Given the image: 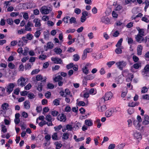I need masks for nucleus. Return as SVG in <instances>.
Returning a JSON list of instances; mask_svg holds the SVG:
<instances>
[{"mask_svg": "<svg viewBox=\"0 0 149 149\" xmlns=\"http://www.w3.org/2000/svg\"><path fill=\"white\" fill-rule=\"evenodd\" d=\"M136 41L139 43H141L142 41H143L145 42H146L147 41V39L146 38L143 39V36L139 35H137L136 37Z\"/></svg>", "mask_w": 149, "mask_h": 149, "instance_id": "7", "label": "nucleus"}, {"mask_svg": "<svg viewBox=\"0 0 149 149\" xmlns=\"http://www.w3.org/2000/svg\"><path fill=\"white\" fill-rule=\"evenodd\" d=\"M134 110L133 108H129L127 110V112L129 114H131L134 113Z\"/></svg>", "mask_w": 149, "mask_h": 149, "instance_id": "46", "label": "nucleus"}, {"mask_svg": "<svg viewBox=\"0 0 149 149\" xmlns=\"http://www.w3.org/2000/svg\"><path fill=\"white\" fill-rule=\"evenodd\" d=\"M60 100L61 99L59 98L54 100L53 102V103L54 105L56 106L59 105L60 104Z\"/></svg>", "mask_w": 149, "mask_h": 149, "instance_id": "25", "label": "nucleus"}, {"mask_svg": "<svg viewBox=\"0 0 149 149\" xmlns=\"http://www.w3.org/2000/svg\"><path fill=\"white\" fill-rule=\"evenodd\" d=\"M148 88L146 86L143 87L141 89V92L142 93H144L148 91Z\"/></svg>", "mask_w": 149, "mask_h": 149, "instance_id": "50", "label": "nucleus"}, {"mask_svg": "<svg viewBox=\"0 0 149 149\" xmlns=\"http://www.w3.org/2000/svg\"><path fill=\"white\" fill-rule=\"evenodd\" d=\"M115 147V145L114 144H110L108 147V149H113Z\"/></svg>", "mask_w": 149, "mask_h": 149, "instance_id": "64", "label": "nucleus"}, {"mask_svg": "<svg viewBox=\"0 0 149 149\" xmlns=\"http://www.w3.org/2000/svg\"><path fill=\"white\" fill-rule=\"evenodd\" d=\"M139 104V102L130 101V102L128 103V106L129 107H134L136 106H138Z\"/></svg>", "mask_w": 149, "mask_h": 149, "instance_id": "18", "label": "nucleus"}, {"mask_svg": "<svg viewBox=\"0 0 149 149\" xmlns=\"http://www.w3.org/2000/svg\"><path fill=\"white\" fill-rule=\"evenodd\" d=\"M9 107L8 104L6 103H4L1 105V108L2 109V110H1L0 111V114H1L3 112V111H6L7 110V108Z\"/></svg>", "mask_w": 149, "mask_h": 149, "instance_id": "13", "label": "nucleus"}, {"mask_svg": "<svg viewBox=\"0 0 149 149\" xmlns=\"http://www.w3.org/2000/svg\"><path fill=\"white\" fill-rule=\"evenodd\" d=\"M77 105L79 106H87L88 105V102H87V103L86 104L84 101H79L77 100Z\"/></svg>", "mask_w": 149, "mask_h": 149, "instance_id": "19", "label": "nucleus"}, {"mask_svg": "<svg viewBox=\"0 0 149 149\" xmlns=\"http://www.w3.org/2000/svg\"><path fill=\"white\" fill-rule=\"evenodd\" d=\"M57 119L60 121L65 122L66 120V118L65 115L63 113H61L58 115Z\"/></svg>", "mask_w": 149, "mask_h": 149, "instance_id": "10", "label": "nucleus"}, {"mask_svg": "<svg viewBox=\"0 0 149 149\" xmlns=\"http://www.w3.org/2000/svg\"><path fill=\"white\" fill-rule=\"evenodd\" d=\"M115 63V61H112L108 62L107 63V65L108 66L109 68H110Z\"/></svg>", "mask_w": 149, "mask_h": 149, "instance_id": "40", "label": "nucleus"}, {"mask_svg": "<svg viewBox=\"0 0 149 149\" xmlns=\"http://www.w3.org/2000/svg\"><path fill=\"white\" fill-rule=\"evenodd\" d=\"M40 70L39 69H36L33 70L31 72V74L33 75L37 74L39 72Z\"/></svg>", "mask_w": 149, "mask_h": 149, "instance_id": "31", "label": "nucleus"}, {"mask_svg": "<svg viewBox=\"0 0 149 149\" xmlns=\"http://www.w3.org/2000/svg\"><path fill=\"white\" fill-rule=\"evenodd\" d=\"M33 24L31 22H29L25 26V30L27 31H31L32 30L31 28V27H33Z\"/></svg>", "mask_w": 149, "mask_h": 149, "instance_id": "11", "label": "nucleus"}, {"mask_svg": "<svg viewBox=\"0 0 149 149\" xmlns=\"http://www.w3.org/2000/svg\"><path fill=\"white\" fill-rule=\"evenodd\" d=\"M55 144L56 146V149H59L62 146V144L59 143L58 142H55Z\"/></svg>", "mask_w": 149, "mask_h": 149, "instance_id": "37", "label": "nucleus"}, {"mask_svg": "<svg viewBox=\"0 0 149 149\" xmlns=\"http://www.w3.org/2000/svg\"><path fill=\"white\" fill-rule=\"evenodd\" d=\"M69 135L68 133H64L63 134L62 139L64 140H67L69 138Z\"/></svg>", "mask_w": 149, "mask_h": 149, "instance_id": "39", "label": "nucleus"}, {"mask_svg": "<svg viewBox=\"0 0 149 149\" xmlns=\"http://www.w3.org/2000/svg\"><path fill=\"white\" fill-rule=\"evenodd\" d=\"M47 25L49 26H53L54 24V23L53 22L49 20H48L47 21Z\"/></svg>", "mask_w": 149, "mask_h": 149, "instance_id": "63", "label": "nucleus"}, {"mask_svg": "<svg viewBox=\"0 0 149 149\" xmlns=\"http://www.w3.org/2000/svg\"><path fill=\"white\" fill-rule=\"evenodd\" d=\"M149 71V65H147L145 67L144 71H143V73H145Z\"/></svg>", "mask_w": 149, "mask_h": 149, "instance_id": "48", "label": "nucleus"}, {"mask_svg": "<svg viewBox=\"0 0 149 149\" xmlns=\"http://www.w3.org/2000/svg\"><path fill=\"white\" fill-rule=\"evenodd\" d=\"M19 15V12H12L10 14V15L13 17H16Z\"/></svg>", "mask_w": 149, "mask_h": 149, "instance_id": "56", "label": "nucleus"}, {"mask_svg": "<svg viewBox=\"0 0 149 149\" xmlns=\"http://www.w3.org/2000/svg\"><path fill=\"white\" fill-rule=\"evenodd\" d=\"M51 60L53 61L55 64H62L63 61L61 58L58 57H52L51 58Z\"/></svg>", "mask_w": 149, "mask_h": 149, "instance_id": "8", "label": "nucleus"}, {"mask_svg": "<svg viewBox=\"0 0 149 149\" xmlns=\"http://www.w3.org/2000/svg\"><path fill=\"white\" fill-rule=\"evenodd\" d=\"M47 124L48 126H52L53 125L52 123L51 122L50 123H48L45 120L42 121L39 123V125L40 127H42L45 125Z\"/></svg>", "mask_w": 149, "mask_h": 149, "instance_id": "16", "label": "nucleus"}, {"mask_svg": "<svg viewBox=\"0 0 149 149\" xmlns=\"http://www.w3.org/2000/svg\"><path fill=\"white\" fill-rule=\"evenodd\" d=\"M118 108H114L110 109L109 110H110V112H111V113L112 115L113 113H116L118 111Z\"/></svg>", "mask_w": 149, "mask_h": 149, "instance_id": "33", "label": "nucleus"}, {"mask_svg": "<svg viewBox=\"0 0 149 149\" xmlns=\"http://www.w3.org/2000/svg\"><path fill=\"white\" fill-rule=\"evenodd\" d=\"M96 91L94 88H91L89 91V93L91 94L94 95L96 93Z\"/></svg>", "mask_w": 149, "mask_h": 149, "instance_id": "59", "label": "nucleus"}, {"mask_svg": "<svg viewBox=\"0 0 149 149\" xmlns=\"http://www.w3.org/2000/svg\"><path fill=\"white\" fill-rule=\"evenodd\" d=\"M54 47V44L50 42H48L47 44V46L46 48L52 49Z\"/></svg>", "mask_w": 149, "mask_h": 149, "instance_id": "29", "label": "nucleus"}, {"mask_svg": "<svg viewBox=\"0 0 149 149\" xmlns=\"http://www.w3.org/2000/svg\"><path fill=\"white\" fill-rule=\"evenodd\" d=\"M45 119L48 122V123H50L51 122L52 123V118L50 115H48L46 116Z\"/></svg>", "mask_w": 149, "mask_h": 149, "instance_id": "27", "label": "nucleus"}, {"mask_svg": "<svg viewBox=\"0 0 149 149\" xmlns=\"http://www.w3.org/2000/svg\"><path fill=\"white\" fill-rule=\"evenodd\" d=\"M24 44L23 42L22 41L21 39H19L18 43V45L19 46H22Z\"/></svg>", "mask_w": 149, "mask_h": 149, "instance_id": "49", "label": "nucleus"}, {"mask_svg": "<svg viewBox=\"0 0 149 149\" xmlns=\"http://www.w3.org/2000/svg\"><path fill=\"white\" fill-rule=\"evenodd\" d=\"M54 52L57 54H59L62 52V50L60 48H55L54 49Z\"/></svg>", "mask_w": 149, "mask_h": 149, "instance_id": "34", "label": "nucleus"}, {"mask_svg": "<svg viewBox=\"0 0 149 149\" xmlns=\"http://www.w3.org/2000/svg\"><path fill=\"white\" fill-rule=\"evenodd\" d=\"M98 110L101 112L104 111L107 109L106 106L105 105L99 106L98 107Z\"/></svg>", "mask_w": 149, "mask_h": 149, "instance_id": "20", "label": "nucleus"}, {"mask_svg": "<svg viewBox=\"0 0 149 149\" xmlns=\"http://www.w3.org/2000/svg\"><path fill=\"white\" fill-rule=\"evenodd\" d=\"M43 85L41 83L39 84L37 87V89L39 91H42Z\"/></svg>", "mask_w": 149, "mask_h": 149, "instance_id": "41", "label": "nucleus"}, {"mask_svg": "<svg viewBox=\"0 0 149 149\" xmlns=\"http://www.w3.org/2000/svg\"><path fill=\"white\" fill-rule=\"evenodd\" d=\"M142 124L145 125H148L149 124V117L147 115L144 116Z\"/></svg>", "mask_w": 149, "mask_h": 149, "instance_id": "12", "label": "nucleus"}, {"mask_svg": "<svg viewBox=\"0 0 149 149\" xmlns=\"http://www.w3.org/2000/svg\"><path fill=\"white\" fill-rule=\"evenodd\" d=\"M132 66L135 69H138L141 66V64L140 63H136L134 64Z\"/></svg>", "mask_w": 149, "mask_h": 149, "instance_id": "42", "label": "nucleus"}, {"mask_svg": "<svg viewBox=\"0 0 149 149\" xmlns=\"http://www.w3.org/2000/svg\"><path fill=\"white\" fill-rule=\"evenodd\" d=\"M36 79L38 81L42 80V82H46V78L45 77H43L41 75L38 74L36 76Z\"/></svg>", "mask_w": 149, "mask_h": 149, "instance_id": "14", "label": "nucleus"}, {"mask_svg": "<svg viewBox=\"0 0 149 149\" xmlns=\"http://www.w3.org/2000/svg\"><path fill=\"white\" fill-rule=\"evenodd\" d=\"M123 24V23L121 20L118 21L116 23V24L117 26H121Z\"/></svg>", "mask_w": 149, "mask_h": 149, "instance_id": "57", "label": "nucleus"}, {"mask_svg": "<svg viewBox=\"0 0 149 149\" xmlns=\"http://www.w3.org/2000/svg\"><path fill=\"white\" fill-rule=\"evenodd\" d=\"M62 127L61 125H59L58 126L54 127V128L55 131H59L61 129Z\"/></svg>", "mask_w": 149, "mask_h": 149, "instance_id": "55", "label": "nucleus"}, {"mask_svg": "<svg viewBox=\"0 0 149 149\" xmlns=\"http://www.w3.org/2000/svg\"><path fill=\"white\" fill-rule=\"evenodd\" d=\"M62 79H63V78L61 76L58 75V76L57 77H56L54 79V80L55 82H58L62 80Z\"/></svg>", "mask_w": 149, "mask_h": 149, "instance_id": "28", "label": "nucleus"}, {"mask_svg": "<svg viewBox=\"0 0 149 149\" xmlns=\"http://www.w3.org/2000/svg\"><path fill=\"white\" fill-rule=\"evenodd\" d=\"M95 123L97 124V127L98 128H99L101 126V124L100 123V120L99 119H96L95 121Z\"/></svg>", "mask_w": 149, "mask_h": 149, "instance_id": "43", "label": "nucleus"}, {"mask_svg": "<svg viewBox=\"0 0 149 149\" xmlns=\"http://www.w3.org/2000/svg\"><path fill=\"white\" fill-rule=\"evenodd\" d=\"M112 93L111 92L106 93L102 98V100H103V102H105V101H107L111 99L112 96Z\"/></svg>", "mask_w": 149, "mask_h": 149, "instance_id": "4", "label": "nucleus"}, {"mask_svg": "<svg viewBox=\"0 0 149 149\" xmlns=\"http://www.w3.org/2000/svg\"><path fill=\"white\" fill-rule=\"evenodd\" d=\"M143 49V46L140 45H138L137 47V54L138 55H141Z\"/></svg>", "mask_w": 149, "mask_h": 149, "instance_id": "15", "label": "nucleus"}, {"mask_svg": "<svg viewBox=\"0 0 149 149\" xmlns=\"http://www.w3.org/2000/svg\"><path fill=\"white\" fill-rule=\"evenodd\" d=\"M41 20L40 19H34L33 22L35 23V26L36 27H39L41 26Z\"/></svg>", "mask_w": 149, "mask_h": 149, "instance_id": "17", "label": "nucleus"}, {"mask_svg": "<svg viewBox=\"0 0 149 149\" xmlns=\"http://www.w3.org/2000/svg\"><path fill=\"white\" fill-rule=\"evenodd\" d=\"M86 125L88 126H91L93 125V123L91 120H86L85 121Z\"/></svg>", "mask_w": 149, "mask_h": 149, "instance_id": "24", "label": "nucleus"}, {"mask_svg": "<svg viewBox=\"0 0 149 149\" xmlns=\"http://www.w3.org/2000/svg\"><path fill=\"white\" fill-rule=\"evenodd\" d=\"M29 102V101H26L24 103V106L26 109H29L30 108Z\"/></svg>", "mask_w": 149, "mask_h": 149, "instance_id": "22", "label": "nucleus"}, {"mask_svg": "<svg viewBox=\"0 0 149 149\" xmlns=\"http://www.w3.org/2000/svg\"><path fill=\"white\" fill-rule=\"evenodd\" d=\"M26 80L24 77H21L17 81V84L18 86L22 87L24 86L26 84Z\"/></svg>", "mask_w": 149, "mask_h": 149, "instance_id": "5", "label": "nucleus"}, {"mask_svg": "<svg viewBox=\"0 0 149 149\" xmlns=\"http://www.w3.org/2000/svg\"><path fill=\"white\" fill-rule=\"evenodd\" d=\"M75 31V29H69L66 31V33H73Z\"/></svg>", "mask_w": 149, "mask_h": 149, "instance_id": "51", "label": "nucleus"}, {"mask_svg": "<svg viewBox=\"0 0 149 149\" xmlns=\"http://www.w3.org/2000/svg\"><path fill=\"white\" fill-rule=\"evenodd\" d=\"M41 33L40 30L37 31L35 33V36L37 38H38L40 35Z\"/></svg>", "mask_w": 149, "mask_h": 149, "instance_id": "62", "label": "nucleus"}, {"mask_svg": "<svg viewBox=\"0 0 149 149\" xmlns=\"http://www.w3.org/2000/svg\"><path fill=\"white\" fill-rule=\"evenodd\" d=\"M125 72H126L127 74H128V77L126 79V81L128 82L131 83L132 81V79L134 77L133 75L130 73H129L128 70H125L123 72V73L125 74Z\"/></svg>", "mask_w": 149, "mask_h": 149, "instance_id": "6", "label": "nucleus"}, {"mask_svg": "<svg viewBox=\"0 0 149 149\" xmlns=\"http://www.w3.org/2000/svg\"><path fill=\"white\" fill-rule=\"evenodd\" d=\"M83 72L86 74H87L89 73V70L86 66H84L82 69Z\"/></svg>", "mask_w": 149, "mask_h": 149, "instance_id": "21", "label": "nucleus"}, {"mask_svg": "<svg viewBox=\"0 0 149 149\" xmlns=\"http://www.w3.org/2000/svg\"><path fill=\"white\" fill-rule=\"evenodd\" d=\"M59 114L58 112L54 110L51 112V114L53 116H56Z\"/></svg>", "mask_w": 149, "mask_h": 149, "instance_id": "47", "label": "nucleus"}, {"mask_svg": "<svg viewBox=\"0 0 149 149\" xmlns=\"http://www.w3.org/2000/svg\"><path fill=\"white\" fill-rule=\"evenodd\" d=\"M123 40L122 38H121L118 42L116 46V47H120V45H121L122 43Z\"/></svg>", "mask_w": 149, "mask_h": 149, "instance_id": "36", "label": "nucleus"}, {"mask_svg": "<svg viewBox=\"0 0 149 149\" xmlns=\"http://www.w3.org/2000/svg\"><path fill=\"white\" fill-rule=\"evenodd\" d=\"M115 52L117 54H119L122 53V51L120 47H117L115 50Z\"/></svg>", "mask_w": 149, "mask_h": 149, "instance_id": "38", "label": "nucleus"}, {"mask_svg": "<svg viewBox=\"0 0 149 149\" xmlns=\"http://www.w3.org/2000/svg\"><path fill=\"white\" fill-rule=\"evenodd\" d=\"M134 137L136 139H138L141 137V135L139 133H136L134 134Z\"/></svg>", "mask_w": 149, "mask_h": 149, "instance_id": "61", "label": "nucleus"}, {"mask_svg": "<svg viewBox=\"0 0 149 149\" xmlns=\"http://www.w3.org/2000/svg\"><path fill=\"white\" fill-rule=\"evenodd\" d=\"M40 11L42 14L46 15L50 13L52 9L50 7L43 6L40 8Z\"/></svg>", "mask_w": 149, "mask_h": 149, "instance_id": "1", "label": "nucleus"}, {"mask_svg": "<svg viewBox=\"0 0 149 149\" xmlns=\"http://www.w3.org/2000/svg\"><path fill=\"white\" fill-rule=\"evenodd\" d=\"M82 16L81 17V19H86V17L88 15V13L86 11L83 12L82 13Z\"/></svg>", "mask_w": 149, "mask_h": 149, "instance_id": "32", "label": "nucleus"}, {"mask_svg": "<svg viewBox=\"0 0 149 149\" xmlns=\"http://www.w3.org/2000/svg\"><path fill=\"white\" fill-rule=\"evenodd\" d=\"M47 57L46 55L44 54H41L39 57V58L41 60H44Z\"/></svg>", "mask_w": 149, "mask_h": 149, "instance_id": "45", "label": "nucleus"}, {"mask_svg": "<svg viewBox=\"0 0 149 149\" xmlns=\"http://www.w3.org/2000/svg\"><path fill=\"white\" fill-rule=\"evenodd\" d=\"M92 49L91 48H87L85 49L84 51V53L87 54V53H89L92 51Z\"/></svg>", "mask_w": 149, "mask_h": 149, "instance_id": "60", "label": "nucleus"}, {"mask_svg": "<svg viewBox=\"0 0 149 149\" xmlns=\"http://www.w3.org/2000/svg\"><path fill=\"white\" fill-rule=\"evenodd\" d=\"M105 115L107 117H109L112 116L111 112H110V110H109V109L106 112Z\"/></svg>", "mask_w": 149, "mask_h": 149, "instance_id": "54", "label": "nucleus"}, {"mask_svg": "<svg viewBox=\"0 0 149 149\" xmlns=\"http://www.w3.org/2000/svg\"><path fill=\"white\" fill-rule=\"evenodd\" d=\"M15 87V85L13 83H10L5 87V89L8 95H9L13 91Z\"/></svg>", "mask_w": 149, "mask_h": 149, "instance_id": "3", "label": "nucleus"}, {"mask_svg": "<svg viewBox=\"0 0 149 149\" xmlns=\"http://www.w3.org/2000/svg\"><path fill=\"white\" fill-rule=\"evenodd\" d=\"M81 126V124L79 123H78L74 126V128L76 130H78L79 128Z\"/></svg>", "mask_w": 149, "mask_h": 149, "instance_id": "53", "label": "nucleus"}, {"mask_svg": "<svg viewBox=\"0 0 149 149\" xmlns=\"http://www.w3.org/2000/svg\"><path fill=\"white\" fill-rule=\"evenodd\" d=\"M36 97V95L33 93H29L28 94V97L30 99L32 100L33 99Z\"/></svg>", "mask_w": 149, "mask_h": 149, "instance_id": "30", "label": "nucleus"}, {"mask_svg": "<svg viewBox=\"0 0 149 149\" xmlns=\"http://www.w3.org/2000/svg\"><path fill=\"white\" fill-rule=\"evenodd\" d=\"M79 38H80L81 39V42H84V37L81 36H78V38L77 39V41L78 43H79L80 42V41H79Z\"/></svg>", "mask_w": 149, "mask_h": 149, "instance_id": "44", "label": "nucleus"}, {"mask_svg": "<svg viewBox=\"0 0 149 149\" xmlns=\"http://www.w3.org/2000/svg\"><path fill=\"white\" fill-rule=\"evenodd\" d=\"M8 67L11 69H13L15 68V65L12 63H10L8 65Z\"/></svg>", "mask_w": 149, "mask_h": 149, "instance_id": "58", "label": "nucleus"}, {"mask_svg": "<svg viewBox=\"0 0 149 149\" xmlns=\"http://www.w3.org/2000/svg\"><path fill=\"white\" fill-rule=\"evenodd\" d=\"M117 68L121 70H122L126 66L127 63L124 61H119L116 63Z\"/></svg>", "mask_w": 149, "mask_h": 149, "instance_id": "2", "label": "nucleus"}, {"mask_svg": "<svg viewBox=\"0 0 149 149\" xmlns=\"http://www.w3.org/2000/svg\"><path fill=\"white\" fill-rule=\"evenodd\" d=\"M66 129L69 131L72 130L73 127H72V126L71 125L68 124L66 126Z\"/></svg>", "mask_w": 149, "mask_h": 149, "instance_id": "52", "label": "nucleus"}, {"mask_svg": "<svg viewBox=\"0 0 149 149\" xmlns=\"http://www.w3.org/2000/svg\"><path fill=\"white\" fill-rule=\"evenodd\" d=\"M80 58V56L79 55L76 54L73 56V60L75 61H78Z\"/></svg>", "mask_w": 149, "mask_h": 149, "instance_id": "26", "label": "nucleus"}, {"mask_svg": "<svg viewBox=\"0 0 149 149\" xmlns=\"http://www.w3.org/2000/svg\"><path fill=\"white\" fill-rule=\"evenodd\" d=\"M52 138L54 140H58L57 133H54L52 136Z\"/></svg>", "mask_w": 149, "mask_h": 149, "instance_id": "35", "label": "nucleus"}, {"mask_svg": "<svg viewBox=\"0 0 149 149\" xmlns=\"http://www.w3.org/2000/svg\"><path fill=\"white\" fill-rule=\"evenodd\" d=\"M100 22L105 24H110L112 23L110 19H101Z\"/></svg>", "mask_w": 149, "mask_h": 149, "instance_id": "23", "label": "nucleus"}, {"mask_svg": "<svg viewBox=\"0 0 149 149\" xmlns=\"http://www.w3.org/2000/svg\"><path fill=\"white\" fill-rule=\"evenodd\" d=\"M134 124L136 129L140 130H142L143 128V127H141V125L136 120H134L133 122Z\"/></svg>", "mask_w": 149, "mask_h": 149, "instance_id": "9", "label": "nucleus"}]
</instances>
